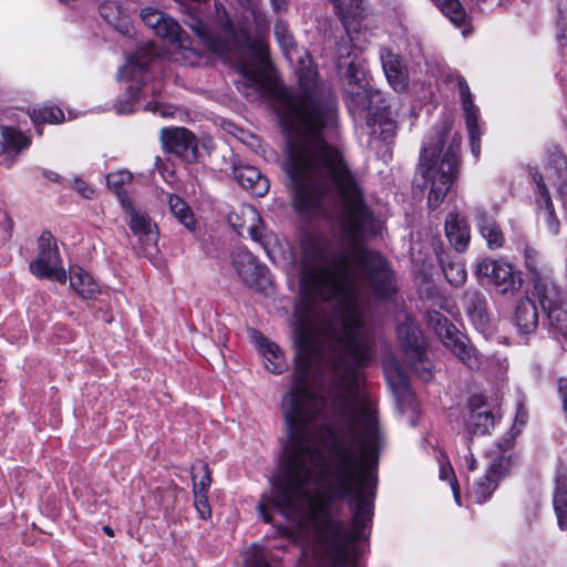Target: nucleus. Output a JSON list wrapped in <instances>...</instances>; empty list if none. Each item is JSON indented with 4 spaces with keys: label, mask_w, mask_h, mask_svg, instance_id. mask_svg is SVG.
<instances>
[{
    "label": "nucleus",
    "mask_w": 567,
    "mask_h": 567,
    "mask_svg": "<svg viewBox=\"0 0 567 567\" xmlns=\"http://www.w3.org/2000/svg\"><path fill=\"white\" fill-rule=\"evenodd\" d=\"M295 347L292 386L282 398V414L288 434L286 460L270 482V493L262 494L257 511L265 523H271L270 509L291 518L302 514L310 501V486L317 482L324 463L321 443L331 456L328 466L330 498L348 499L351 528L337 518L329 502H323L316 517L317 532L331 560L330 567H359L350 563V546L368 538L371 528L377 488L372 472L378 465L382 436L377 411L359 396L358 372L372 355V346H337L332 369L342 378H351L346 392L336 394L330 403L329 423L319 437L311 421L323 409L324 399L310 390L320 353L316 346Z\"/></svg>",
    "instance_id": "obj_1"
},
{
    "label": "nucleus",
    "mask_w": 567,
    "mask_h": 567,
    "mask_svg": "<svg viewBox=\"0 0 567 567\" xmlns=\"http://www.w3.org/2000/svg\"><path fill=\"white\" fill-rule=\"evenodd\" d=\"M275 38L290 61H298L297 93L281 100L278 116L286 136L282 168L289 181L293 207L299 213L322 210L327 199L341 207L340 231L355 248L357 262H390L380 252L360 244L379 233V224L365 202L363 181L339 147L326 140V132L338 124V101L332 90L318 81V71L307 52L281 21L274 25Z\"/></svg>",
    "instance_id": "obj_2"
},
{
    "label": "nucleus",
    "mask_w": 567,
    "mask_h": 567,
    "mask_svg": "<svg viewBox=\"0 0 567 567\" xmlns=\"http://www.w3.org/2000/svg\"><path fill=\"white\" fill-rule=\"evenodd\" d=\"M299 287L303 302L350 303L358 293V284L347 254L334 252L330 240L303 234L299 241Z\"/></svg>",
    "instance_id": "obj_3"
},
{
    "label": "nucleus",
    "mask_w": 567,
    "mask_h": 567,
    "mask_svg": "<svg viewBox=\"0 0 567 567\" xmlns=\"http://www.w3.org/2000/svg\"><path fill=\"white\" fill-rule=\"evenodd\" d=\"M450 130L451 124H444L435 141L422 147L416 167L423 181L420 186L429 189L427 206L432 210L444 202L461 173V137L455 135L446 144Z\"/></svg>",
    "instance_id": "obj_4"
},
{
    "label": "nucleus",
    "mask_w": 567,
    "mask_h": 567,
    "mask_svg": "<svg viewBox=\"0 0 567 567\" xmlns=\"http://www.w3.org/2000/svg\"><path fill=\"white\" fill-rule=\"evenodd\" d=\"M344 101L351 113H361L370 111L374 117H379L380 125L389 126L383 128V133L394 134L395 121L398 113L393 111V106L388 102L385 94L378 89L365 85L357 87L349 86L344 91Z\"/></svg>",
    "instance_id": "obj_5"
},
{
    "label": "nucleus",
    "mask_w": 567,
    "mask_h": 567,
    "mask_svg": "<svg viewBox=\"0 0 567 567\" xmlns=\"http://www.w3.org/2000/svg\"><path fill=\"white\" fill-rule=\"evenodd\" d=\"M396 331L408 364L423 381H431L433 378L432 363L427 358L417 326L406 320L398 326Z\"/></svg>",
    "instance_id": "obj_6"
},
{
    "label": "nucleus",
    "mask_w": 567,
    "mask_h": 567,
    "mask_svg": "<svg viewBox=\"0 0 567 567\" xmlns=\"http://www.w3.org/2000/svg\"><path fill=\"white\" fill-rule=\"evenodd\" d=\"M29 268L39 279L66 281L68 275L61 266L58 246L50 231H43L38 238V256L30 262Z\"/></svg>",
    "instance_id": "obj_7"
},
{
    "label": "nucleus",
    "mask_w": 567,
    "mask_h": 567,
    "mask_svg": "<svg viewBox=\"0 0 567 567\" xmlns=\"http://www.w3.org/2000/svg\"><path fill=\"white\" fill-rule=\"evenodd\" d=\"M231 264L239 279L250 289L262 292L271 285L270 271L249 250L238 248L231 254Z\"/></svg>",
    "instance_id": "obj_8"
},
{
    "label": "nucleus",
    "mask_w": 567,
    "mask_h": 567,
    "mask_svg": "<svg viewBox=\"0 0 567 567\" xmlns=\"http://www.w3.org/2000/svg\"><path fill=\"white\" fill-rule=\"evenodd\" d=\"M436 317L435 330L443 343L470 369H478L481 360L476 349L467 344L463 336L456 333L455 326L446 317L440 313H436Z\"/></svg>",
    "instance_id": "obj_9"
},
{
    "label": "nucleus",
    "mask_w": 567,
    "mask_h": 567,
    "mask_svg": "<svg viewBox=\"0 0 567 567\" xmlns=\"http://www.w3.org/2000/svg\"><path fill=\"white\" fill-rule=\"evenodd\" d=\"M140 17L155 34L163 39H167L179 45H184L187 40V34L178 22L161 10L146 7L141 10Z\"/></svg>",
    "instance_id": "obj_10"
},
{
    "label": "nucleus",
    "mask_w": 567,
    "mask_h": 567,
    "mask_svg": "<svg viewBox=\"0 0 567 567\" xmlns=\"http://www.w3.org/2000/svg\"><path fill=\"white\" fill-rule=\"evenodd\" d=\"M161 141L165 151L176 154L187 162L197 158L198 146L196 136L185 127H164Z\"/></svg>",
    "instance_id": "obj_11"
},
{
    "label": "nucleus",
    "mask_w": 567,
    "mask_h": 567,
    "mask_svg": "<svg viewBox=\"0 0 567 567\" xmlns=\"http://www.w3.org/2000/svg\"><path fill=\"white\" fill-rule=\"evenodd\" d=\"M458 93L464 111L465 124L470 138L471 152L475 158L481 152L482 131L478 125V107L475 105L470 86L463 76H457Z\"/></svg>",
    "instance_id": "obj_12"
},
{
    "label": "nucleus",
    "mask_w": 567,
    "mask_h": 567,
    "mask_svg": "<svg viewBox=\"0 0 567 567\" xmlns=\"http://www.w3.org/2000/svg\"><path fill=\"white\" fill-rule=\"evenodd\" d=\"M241 216L247 225V234L251 240L257 243L270 260H275L274 251L278 244L276 234L267 227L258 210L252 206H241Z\"/></svg>",
    "instance_id": "obj_13"
},
{
    "label": "nucleus",
    "mask_w": 567,
    "mask_h": 567,
    "mask_svg": "<svg viewBox=\"0 0 567 567\" xmlns=\"http://www.w3.org/2000/svg\"><path fill=\"white\" fill-rule=\"evenodd\" d=\"M470 414L466 429L472 435H485L494 426V415L482 395H472L468 399Z\"/></svg>",
    "instance_id": "obj_14"
},
{
    "label": "nucleus",
    "mask_w": 567,
    "mask_h": 567,
    "mask_svg": "<svg viewBox=\"0 0 567 567\" xmlns=\"http://www.w3.org/2000/svg\"><path fill=\"white\" fill-rule=\"evenodd\" d=\"M380 58L390 86L398 93L405 92L409 87V72L401 56L383 48L380 51Z\"/></svg>",
    "instance_id": "obj_15"
},
{
    "label": "nucleus",
    "mask_w": 567,
    "mask_h": 567,
    "mask_svg": "<svg viewBox=\"0 0 567 567\" xmlns=\"http://www.w3.org/2000/svg\"><path fill=\"white\" fill-rule=\"evenodd\" d=\"M533 296L544 312L567 303L566 291L556 282L553 275L532 282Z\"/></svg>",
    "instance_id": "obj_16"
},
{
    "label": "nucleus",
    "mask_w": 567,
    "mask_h": 567,
    "mask_svg": "<svg viewBox=\"0 0 567 567\" xmlns=\"http://www.w3.org/2000/svg\"><path fill=\"white\" fill-rule=\"evenodd\" d=\"M233 176L243 188L257 197L265 196L269 190L268 178L255 166L234 162Z\"/></svg>",
    "instance_id": "obj_17"
},
{
    "label": "nucleus",
    "mask_w": 567,
    "mask_h": 567,
    "mask_svg": "<svg viewBox=\"0 0 567 567\" xmlns=\"http://www.w3.org/2000/svg\"><path fill=\"white\" fill-rule=\"evenodd\" d=\"M466 312L475 328L485 333L491 327L488 302L483 292L468 291L465 296Z\"/></svg>",
    "instance_id": "obj_18"
},
{
    "label": "nucleus",
    "mask_w": 567,
    "mask_h": 567,
    "mask_svg": "<svg viewBox=\"0 0 567 567\" xmlns=\"http://www.w3.org/2000/svg\"><path fill=\"white\" fill-rule=\"evenodd\" d=\"M474 220L489 249H498L504 246V234L493 215L488 214L486 209L477 207L475 209Z\"/></svg>",
    "instance_id": "obj_19"
},
{
    "label": "nucleus",
    "mask_w": 567,
    "mask_h": 567,
    "mask_svg": "<svg viewBox=\"0 0 567 567\" xmlns=\"http://www.w3.org/2000/svg\"><path fill=\"white\" fill-rule=\"evenodd\" d=\"M546 176L560 196L567 194V158L557 146L548 150Z\"/></svg>",
    "instance_id": "obj_20"
},
{
    "label": "nucleus",
    "mask_w": 567,
    "mask_h": 567,
    "mask_svg": "<svg viewBox=\"0 0 567 567\" xmlns=\"http://www.w3.org/2000/svg\"><path fill=\"white\" fill-rule=\"evenodd\" d=\"M130 215V229L138 237L145 246H156L158 233L156 226L152 223L147 214L136 210L131 204V207H124Z\"/></svg>",
    "instance_id": "obj_21"
},
{
    "label": "nucleus",
    "mask_w": 567,
    "mask_h": 567,
    "mask_svg": "<svg viewBox=\"0 0 567 567\" xmlns=\"http://www.w3.org/2000/svg\"><path fill=\"white\" fill-rule=\"evenodd\" d=\"M445 236L457 252H464L470 244V228L458 213L450 212L445 219Z\"/></svg>",
    "instance_id": "obj_22"
},
{
    "label": "nucleus",
    "mask_w": 567,
    "mask_h": 567,
    "mask_svg": "<svg viewBox=\"0 0 567 567\" xmlns=\"http://www.w3.org/2000/svg\"><path fill=\"white\" fill-rule=\"evenodd\" d=\"M239 73L243 76V81L236 83L237 90L247 99L251 101L257 100L262 89L259 66L252 63L241 62L239 64Z\"/></svg>",
    "instance_id": "obj_23"
},
{
    "label": "nucleus",
    "mask_w": 567,
    "mask_h": 567,
    "mask_svg": "<svg viewBox=\"0 0 567 567\" xmlns=\"http://www.w3.org/2000/svg\"><path fill=\"white\" fill-rule=\"evenodd\" d=\"M514 323L520 334H532L538 327V311L535 302L529 298L517 301L514 313Z\"/></svg>",
    "instance_id": "obj_24"
},
{
    "label": "nucleus",
    "mask_w": 567,
    "mask_h": 567,
    "mask_svg": "<svg viewBox=\"0 0 567 567\" xmlns=\"http://www.w3.org/2000/svg\"><path fill=\"white\" fill-rule=\"evenodd\" d=\"M523 279L519 271H515L513 266L502 260L493 288L496 293L504 297L515 296L522 288Z\"/></svg>",
    "instance_id": "obj_25"
},
{
    "label": "nucleus",
    "mask_w": 567,
    "mask_h": 567,
    "mask_svg": "<svg viewBox=\"0 0 567 567\" xmlns=\"http://www.w3.org/2000/svg\"><path fill=\"white\" fill-rule=\"evenodd\" d=\"M184 23L197 35L207 47L217 50L218 43L208 24L203 19V13L195 4L186 7Z\"/></svg>",
    "instance_id": "obj_26"
},
{
    "label": "nucleus",
    "mask_w": 567,
    "mask_h": 567,
    "mask_svg": "<svg viewBox=\"0 0 567 567\" xmlns=\"http://www.w3.org/2000/svg\"><path fill=\"white\" fill-rule=\"evenodd\" d=\"M102 18L121 34L131 37L133 25L131 18L114 1H106L100 7Z\"/></svg>",
    "instance_id": "obj_27"
},
{
    "label": "nucleus",
    "mask_w": 567,
    "mask_h": 567,
    "mask_svg": "<svg viewBox=\"0 0 567 567\" xmlns=\"http://www.w3.org/2000/svg\"><path fill=\"white\" fill-rule=\"evenodd\" d=\"M525 267L530 282L553 275V268L546 258L534 247L524 248Z\"/></svg>",
    "instance_id": "obj_28"
},
{
    "label": "nucleus",
    "mask_w": 567,
    "mask_h": 567,
    "mask_svg": "<svg viewBox=\"0 0 567 567\" xmlns=\"http://www.w3.org/2000/svg\"><path fill=\"white\" fill-rule=\"evenodd\" d=\"M501 467L502 464L495 461L489 465L485 476L474 484L473 496L475 503L482 504L491 497L498 485L499 478L502 477Z\"/></svg>",
    "instance_id": "obj_29"
},
{
    "label": "nucleus",
    "mask_w": 567,
    "mask_h": 567,
    "mask_svg": "<svg viewBox=\"0 0 567 567\" xmlns=\"http://www.w3.org/2000/svg\"><path fill=\"white\" fill-rule=\"evenodd\" d=\"M155 45L148 43L137 48L135 53L127 60V63L121 70L122 76L133 79L136 73L143 72L156 56Z\"/></svg>",
    "instance_id": "obj_30"
},
{
    "label": "nucleus",
    "mask_w": 567,
    "mask_h": 567,
    "mask_svg": "<svg viewBox=\"0 0 567 567\" xmlns=\"http://www.w3.org/2000/svg\"><path fill=\"white\" fill-rule=\"evenodd\" d=\"M441 269L445 279L455 287L462 286L466 280V269L460 258L452 257L447 252H436Z\"/></svg>",
    "instance_id": "obj_31"
},
{
    "label": "nucleus",
    "mask_w": 567,
    "mask_h": 567,
    "mask_svg": "<svg viewBox=\"0 0 567 567\" xmlns=\"http://www.w3.org/2000/svg\"><path fill=\"white\" fill-rule=\"evenodd\" d=\"M70 285L83 298L94 299L100 292L93 277L81 267H72L70 270Z\"/></svg>",
    "instance_id": "obj_32"
},
{
    "label": "nucleus",
    "mask_w": 567,
    "mask_h": 567,
    "mask_svg": "<svg viewBox=\"0 0 567 567\" xmlns=\"http://www.w3.org/2000/svg\"><path fill=\"white\" fill-rule=\"evenodd\" d=\"M262 355L266 359L265 367L272 373L279 374L284 371L286 362L278 344L259 334L256 339Z\"/></svg>",
    "instance_id": "obj_33"
},
{
    "label": "nucleus",
    "mask_w": 567,
    "mask_h": 567,
    "mask_svg": "<svg viewBox=\"0 0 567 567\" xmlns=\"http://www.w3.org/2000/svg\"><path fill=\"white\" fill-rule=\"evenodd\" d=\"M331 2L346 28H348L350 20H359L364 17L362 0H331Z\"/></svg>",
    "instance_id": "obj_34"
},
{
    "label": "nucleus",
    "mask_w": 567,
    "mask_h": 567,
    "mask_svg": "<svg viewBox=\"0 0 567 567\" xmlns=\"http://www.w3.org/2000/svg\"><path fill=\"white\" fill-rule=\"evenodd\" d=\"M132 178L133 176L128 171H118L106 175V184L116 194L123 208L131 207L132 204L125 190V185L130 184Z\"/></svg>",
    "instance_id": "obj_35"
},
{
    "label": "nucleus",
    "mask_w": 567,
    "mask_h": 567,
    "mask_svg": "<svg viewBox=\"0 0 567 567\" xmlns=\"http://www.w3.org/2000/svg\"><path fill=\"white\" fill-rule=\"evenodd\" d=\"M548 331L555 339H567V303L544 312Z\"/></svg>",
    "instance_id": "obj_36"
},
{
    "label": "nucleus",
    "mask_w": 567,
    "mask_h": 567,
    "mask_svg": "<svg viewBox=\"0 0 567 567\" xmlns=\"http://www.w3.org/2000/svg\"><path fill=\"white\" fill-rule=\"evenodd\" d=\"M533 179L537 185L538 193L544 202L545 209L548 214V228L553 234H558L559 231V221L555 216L554 204L550 198V194L546 183L544 182V176L537 171L532 172Z\"/></svg>",
    "instance_id": "obj_37"
},
{
    "label": "nucleus",
    "mask_w": 567,
    "mask_h": 567,
    "mask_svg": "<svg viewBox=\"0 0 567 567\" xmlns=\"http://www.w3.org/2000/svg\"><path fill=\"white\" fill-rule=\"evenodd\" d=\"M339 68L341 71V79L343 81L344 91H348L349 86L357 87L368 83L367 74L361 63L357 61H350L344 64L339 63Z\"/></svg>",
    "instance_id": "obj_38"
},
{
    "label": "nucleus",
    "mask_w": 567,
    "mask_h": 567,
    "mask_svg": "<svg viewBox=\"0 0 567 567\" xmlns=\"http://www.w3.org/2000/svg\"><path fill=\"white\" fill-rule=\"evenodd\" d=\"M168 206L177 220L183 224L188 230L195 229L194 215L184 199L179 196L168 195Z\"/></svg>",
    "instance_id": "obj_39"
},
{
    "label": "nucleus",
    "mask_w": 567,
    "mask_h": 567,
    "mask_svg": "<svg viewBox=\"0 0 567 567\" xmlns=\"http://www.w3.org/2000/svg\"><path fill=\"white\" fill-rule=\"evenodd\" d=\"M451 22L461 27L466 23L467 14L458 0H432Z\"/></svg>",
    "instance_id": "obj_40"
},
{
    "label": "nucleus",
    "mask_w": 567,
    "mask_h": 567,
    "mask_svg": "<svg viewBox=\"0 0 567 567\" xmlns=\"http://www.w3.org/2000/svg\"><path fill=\"white\" fill-rule=\"evenodd\" d=\"M502 260L485 258L477 262L475 274L482 285H494Z\"/></svg>",
    "instance_id": "obj_41"
},
{
    "label": "nucleus",
    "mask_w": 567,
    "mask_h": 567,
    "mask_svg": "<svg viewBox=\"0 0 567 567\" xmlns=\"http://www.w3.org/2000/svg\"><path fill=\"white\" fill-rule=\"evenodd\" d=\"M193 493H208L212 474L207 463H200L192 468Z\"/></svg>",
    "instance_id": "obj_42"
},
{
    "label": "nucleus",
    "mask_w": 567,
    "mask_h": 567,
    "mask_svg": "<svg viewBox=\"0 0 567 567\" xmlns=\"http://www.w3.org/2000/svg\"><path fill=\"white\" fill-rule=\"evenodd\" d=\"M31 118L35 123L58 124L64 120V114L62 110L56 106L43 105L33 109Z\"/></svg>",
    "instance_id": "obj_43"
},
{
    "label": "nucleus",
    "mask_w": 567,
    "mask_h": 567,
    "mask_svg": "<svg viewBox=\"0 0 567 567\" xmlns=\"http://www.w3.org/2000/svg\"><path fill=\"white\" fill-rule=\"evenodd\" d=\"M2 138L3 143L2 146L6 148L14 150L17 153L20 154V152L24 148H27L30 144V141L27 136H24L21 132L8 127L2 126Z\"/></svg>",
    "instance_id": "obj_44"
},
{
    "label": "nucleus",
    "mask_w": 567,
    "mask_h": 567,
    "mask_svg": "<svg viewBox=\"0 0 567 567\" xmlns=\"http://www.w3.org/2000/svg\"><path fill=\"white\" fill-rule=\"evenodd\" d=\"M141 89L137 85L131 84L126 92L118 97L114 104L117 114H130L135 111V104L138 101Z\"/></svg>",
    "instance_id": "obj_45"
},
{
    "label": "nucleus",
    "mask_w": 567,
    "mask_h": 567,
    "mask_svg": "<svg viewBox=\"0 0 567 567\" xmlns=\"http://www.w3.org/2000/svg\"><path fill=\"white\" fill-rule=\"evenodd\" d=\"M558 34L557 39L563 50V54L567 55V0L558 6Z\"/></svg>",
    "instance_id": "obj_46"
},
{
    "label": "nucleus",
    "mask_w": 567,
    "mask_h": 567,
    "mask_svg": "<svg viewBox=\"0 0 567 567\" xmlns=\"http://www.w3.org/2000/svg\"><path fill=\"white\" fill-rule=\"evenodd\" d=\"M195 507L203 519H207L212 515L208 497L205 493H194Z\"/></svg>",
    "instance_id": "obj_47"
},
{
    "label": "nucleus",
    "mask_w": 567,
    "mask_h": 567,
    "mask_svg": "<svg viewBox=\"0 0 567 567\" xmlns=\"http://www.w3.org/2000/svg\"><path fill=\"white\" fill-rule=\"evenodd\" d=\"M228 223L239 236L244 235V230L247 229V225L249 224V221H245L241 216V207L239 208V212H231L228 214Z\"/></svg>",
    "instance_id": "obj_48"
},
{
    "label": "nucleus",
    "mask_w": 567,
    "mask_h": 567,
    "mask_svg": "<svg viewBox=\"0 0 567 567\" xmlns=\"http://www.w3.org/2000/svg\"><path fill=\"white\" fill-rule=\"evenodd\" d=\"M145 111H150L154 114H159L163 117L172 116L175 113V109L172 105H165L157 101L148 102L144 106Z\"/></svg>",
    "instance_id": "obj_49"
},
{
    "label": "nucleus",
    "mask_w": 567,
    "mask_h": 567,
    "mask_svg": "<svg viewBox=\"0 0 567 567\" xmlns=\"http://www.w3.org/2000/svg\"><path fill=\"white\" fill-rule=\"evenodd\" d=\"M449 475L451 476L450 477V484H451V488H452L453 494H454V498L460 504V491H458V485H457L454 472H453V470H452V467L450 465L442 466L441 467L440 477L442 480H447Z\"/></svg>",
    "instance_id": "obj_50"
},
{
    "label": "nucleus",
    "mask_w": 567,
    "mask_h": 567,
    "mask_svg": "<svg viewBox=\"0 0 567 567\" xmlns=\"http://www.w3.org/2000/svg\"><path fill=\"white\" fill-rule=\"evenodd\" d=\"M19 153L14 150L6 148L2 146L0 150V165L10 168L17 161Z\"/></svg>",
    "instance_id": "obj_51"
},
{
    "label": "nucleus",
    "mask_w": 567,
    "mask_h": 567,
    "mask_svg": "<svg viewBox=\"0 0 567 567\" xmlns=\"http://www.w3.org/2000/svg\"><path fill=\"white\" fill-rule=\"evenodd\" d=\"M74 187L84 198H91L94 194L93 188L80 178H75Z\"/></svg>",
    "instance_id": "obj_52"
},
{
    "label": "nucleus",
    "mask_w": 567,
    "mask_h": 567,
    "mask_svg": "<svg viewBox=\"0 0 567 567\" xmlns=\"http://www.w3.org/2000/svg\"><path fill=\"white\" fill-rule=\"evenodd\" d=\"M250 49L257 54L259 61L261 63L267 62V49L259 41H252L250 43Z\"/></svg>",
    "instance_id": "obj_53"
},
{
    "label": "nucleus",
    "mask_w": 567,
    "mask_h": 567,
    "mask_svg": "<svg viewBox=\"0 0 567 567\" xmlns=\"http://www.w3.org/2000/svg\"><path fill=\"white\" fill-rule=\"evenodd\" d=\"M394 371H395V374H396V379H398V386L401 388V389H405L408 388V377L406 374L402 371V369L399 368L398 364H394Z\"/></svg>",
    "instance_id": "obj_54"
},
{
    "label": "nucleus",
    "mask_w": 567,
    "mask_h": 567,
    "mask_svg": "<svg viewBox=\"0 0 567 567\" xmlns=\"http://www.w3.org/2000/svg\"><path fill=\"white\" fill-rule=\"evenodd\" d=\"M527 421V412L524 409L523 403L517 404V411L515 416V423H519L520 425H524Z\"/></svg>",
    "instance_id": "obj_55"
},
{
    "label": "nucleus",
    "mask_w": 567,
    "mask_h": 567,
    "mask_svg": "<svg viewBox=\"0 0 567 567\" xmlns=\"http://www.w3.org/2000/svg\"><path fill=\"white\" fill-rule=\"evenodd\" d=\"M275 11L280 12L286 8V0H270Z\"/></svg>",
    "instance_id": "obj_56"
},
{
    "label": "nucleus",
    "mask_w": 567,
    "mask_h": 567,
    "mask_svg": "<svg viewBox=\"0 0 567 567\" xmlns=\"http://www.w3.org/2000/svg\"><path fill=\"white\" fill-rule=\"evenodd\" d=\"M43 176L50 181H53V182H60L61 177L58 173L55 172H52V171H43Z\"/></svg>",
    "instance_id": "obj_57"
},
{
    "label": "nucleus",
    "mask_w": 567,
    "mask_h": 567,
    "mask_svg": "<svg viewBox=\"0 0 567 567\" xmlns=\"http://www.w3.org/2000/svg\"><path fill=\"white\" fill-rule=\"evenodd\" d=\"M103 530H104V533H105L106 535H109V536H111V537L114 535L113 529H112L109 525L103 526Z\"/></svg>",
    "instance_id": "obj_58"
},
{
    "label": "nucleus",
    "mask_w": 567,
    "mask_h": 567,
    "mask_svg": "<svg viewBox=\"0 0 567 567\" xmlns=\"http://www.w3.org/2000/svg\"><path fill=\"white\" fill-rule=\"evenodd\" d=\"M472 2H475V3H482V2H485L486 0H471Z\"/></svg>",
    "instance_id": "obj_59"
},
{
    "label": "nucleus",
    "mask_w": 567,
    "mask_h": 567,
    "mask_svg": "<svg viewBox=\"0 0 567 567\" xmlns=\"http://www.w3.org/2000/svg\"><path fill=\"white\" fill-rule=\"evenodd\" d=\"M474 464H475V461H474V460H472V463H471V465H470V470H474Z\"/></svg>",
    "instance_id": "obj_60"
},
{
    "label": "nucleus",
    "mask_w": 567,
    "mask_h": 567,
    "mask_svg": "<svg viewBox=\"0 0 567 567\" xmlns=\"http://www.w3.org/2000/svg\"><path fill=\"white\" fill-rule=\"evenodd\" d=\"M62 3H69L71 0H60Z\"/></svg>",
    "instance_id": "obj_61"
}]
</instances>
